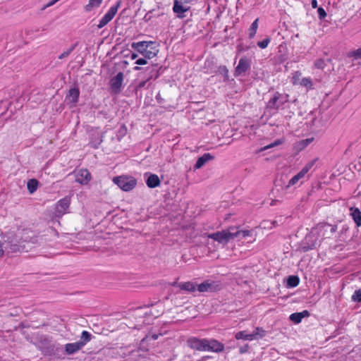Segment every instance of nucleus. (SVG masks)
Here are the masks:
<instances>
[{
    "mask_svg": "<svg viewBox=\"0 0 361 361\" xmlns=\"http://www.w3.org/2000/svg\"><path fill=\"white\" fill-rule=\"evenodd\" d=\"M173 11L176 13L177 18H180V3L178 0H174Z\"/></svg>",
    "mask_w": 361,
    "mask_h": 361,
    "instance_id": "38",
    "label": "nucleus"
},
{
    "mask_svg": "<svg viewBox=\"0 0 361 361\" xmlns=\"http://www.w3.org/2000/svg\"><path fill=\"white\" fill-rule=\"evenodd\" d=\"M147 71L149 72V77L147 80L140 82L137 85V90L145 87L149 79L153 78H157L158 77L157 64H152L151 66L147 67Z\"/></svg>",
    "mask_w": 361,
    "mask_h": 361,
    "instance_id": "14",
    "label": "nucleus"
},
{
    "mask_svg": "<svg viewBox=\"0 0 361 361\" xmlns=\"http://www.w3.org/2000/svg\"><path fill=\"white\" fill-rule=\"evenodd\" d=\"M176 40H178V37L176 36V34H175L174 36L171 37V42H175Z\"/></svg>",
    "mask_w": 361,
    "mask_h": 361,
    "instance_id": "56",
    "label": "nucleus"
},
{
    "mask_svg": "<svg viewBox=\"0 0 361 361\" xmlns=\"http://www.w3.org/2000/svg\"><path fill=\"white\" fill-rule=\"evenodd\" d=\"M349 56L354 57L355 59H361V47L357 50L352 51L348 54Z\"/></svg>",
    "mask_w": 361,
    "mask_h": 361,
    "instance_id": "43",
    "label": "nucleus"
},
{
    "mask_svg": "<svg viewBox=\"0 0 361 361\" xmlns=\"http://www.w3.org/2000/svg\"><path fill=\"white\" fill-rule=\"evenodd\" d=\"M270 41H271L270 38L267 37L264 40L258 42L257 46L261 49H265L268 47L269 44L270 43Z\"/></svg>",
    "mask_w": 361,
    "mask_h": 361,
    "instance_id": "42",
    "label": "nucleus"
},
{
    "mask_svg": "<svg viewBox=\"0 0 361 361\" xmlns=\"http://www.w3.org/2000/svg\"><path fill=\"white\" fill-rule=\"evenodd\" d=\"M214 157L209 153H205L202 157H199L195 164V169H199L202 167L207 162L212 160Z\"/></svg>",
    "mask_w": 361,
    "mask_h": 361,
    "instance_id": "19",
    "label": "nucleus"
},
{
    "mask_svg": "<svg viewBox=\"0 0 361 361\" xmlns=\"http://www.w3.org/2000/svg\"><path fill=\"white\" fill-rule=\"evenodd\" d=\"M173 25H171V30H173Z\"/></svg>",
    "mask_w": 361,
    "mask_h": 361,
    "instance_id": "63",
    "label": "nucleus"
},
{
    "mask_svg": "<svg viewBox=\"0 0 361 361\" xmlns=\"http://www.w3.org/2000/svg\"><path fill=\"white\" fill-rule=\"evenodd\" d=\"M113 181L121 190L126 192L132 190L137 184V181L134 178L124 176L114 177Z\"/></svg>",
    "mask_w": 361,
    "mask_h": 361,
    "instance_id": "6",
    "label": "nucleus"
},
{
    "mask_svg": "<svg viewBox=\"0 0 361 361\" xmlns=\"http://www.w3.org/2000/svg\"><path fill=\"white\" fill-rule=\"evenodd\" d=\"M197 286L198 284L193 282H185L182 283V290L193 293L197 290Z\"/></svg>",
    "mask_w": 361,
    "mask_h": 361,
    "instance_id": "28",
    "label": "nucleus"
},
{
    "mask_svg": "<svg viewBox=\"0 0 361 361\" xmlns=\"http://www.w3.org/2000/svg\"><path fill=\"white\" fill-rule=\"evenodd\" d=\"M102 142V140L101 138L99 139V141L98 142H92L91 141L90 142V145L91 147H94V148H97L99 145Z\"/></svg>",
    "mask_w": 361,
    "mask_h": 361,
    "instance_id": "51",
    "label": "nucleus"
},
{
    "mask_svg": "<svg viewBox=\"0 0 361 361\" xmlns=\"http://www.w3.org/2000/svg\"><path fill=\"white\" fill-rule=\"evenodd\" d=\"M329 227H331V233H334L336 230V226H331V225H327Z\"/></svg>",
    "mask_w": 361,
    "mask_h": 361,
    "instance_id": "54",
    "label": "nucleus"
},
{
    "mask_svg": "<svg viewBox=\"0 0 361 361\" xmlns=\"http://www.w3.org/2000/svg\"><path fill=\"white\" fill-rule=\"evenodd\" d=\"M146 307L149 309V310L145 312V315L157 318L163 313L162 305L159 302L155 304H151L150 306H147Z\"/></svg>",
    "mask_w": 361,
    "mask_h": 361,
    "instance_id": "16",
    "label": "nucleus"
},
{
    "mask_svg": "<svg viewBox=\"0 0 361 361\" xmlns=\"http://www.w3.org/2000/svg\"><path fill=\"white\" fill-rule=\"evenodd\" d=\"M317 159L312 160L308 162L305 166L296 175L301 180L303 178L306 174L309 172V171L313 167L315 164Z\"/></svg>",
    "mask_w": 361,
    "mask_h": 361,
    "instance_id": "23",
    "label": "nucleus"
},
{
    "mask_svg": "<svg viewBox=\"0 0 361 361\" xmlns=\"http://www.w3.org/2000/svg\"><path fill=\"white\" fill-rule=\"evenodd\" d=\"M70 205V199L68 197H65L61 200H59L56 205L57 212L60 214L66 213V211L69 207Z\"/></svg>",
    "mask_w": 361,
    "mask_h": 361,
    "instance_id": "21",
    "label": "nucleus"
},
{
    "mask_svg": "<svg viewBox=\"0 0 361 361\" xmlns=\"http://www.w3.org/2000/svg\"><path fill=\"white\" fill-rule=\"evenodd\" d=\"M4 252L5 250L4 247V240L1 238V240H0V257L4 255Z\"/></svg>",
    "mask_w": 361,
    "mask_h": 361,
    "instance_id": "50",
    "label": "nucleus"
},
{
    "mask_svg": "<svg viewBox=\"0 0 361 361\" xmlns=\"http://www.w3.org/2000/svg\"><path fill=\"white\" fill-rule=\"evenodd\" d=\"M219 71L222 73L225 78L227 80L228 78V70L225 66H220L219 68Z\"/></svg>",
    "mask_w": 361,
    "mask_h": 361,
    "instance_id": "45",
    "label": "nucleus"
},
{
    "mask_svg": "<svg viewBox=\"0 0 361 361\" xmlns=\"http://www.w3.org/2000/svg\"><path fill=\"white\" fill-rule=\"evenodd\" d=\"M160 183V180L156 174H150L146 180V184L149 188H155L158 187Z\"/></svg>",
    "mask_w": 361,
    "mask_h": 361,
    "instance_id": "22",
    "label": "nucleus"
},
{
    "mask_svg": "<svg viewBox=\"0 0 361 361\" xmlns=\"http://www.w3.org/2000/svg\"><path fill=\"white\" fill-rule=\"evenodd\" d=\"M311 6L313 8H316L318 6V3L317 0H312L311 1Z\"/></svg>",
    "mask_w": 361,
    "mask_h": 361,
    "instance_id": "52",
    "label": "nucleus"
},
{
    "mask_svg": "<svg viewBox=\"0 0 361 361\" xmlns=\"http://www.w3.org/2000/svg\"><path fill=\"white\" fill-rule=\"evenodd\" d=\"M38 348L45 356L59 357L61 348L56 346L53 343L51 338L47 335H42L38 338Z\"/></svg>",
    "mask_w": 361,
    "mask_h": 361,
    "instance_id": "1",
    "label": "nucleus"
},
{
    "mask_svg": "<svg viewBox=\"0 0 361 361\" xmlns=\"http://www.w3.org/2000/svg\"><path fill=\"white\" fill-rule=\"evenodd\" d=\"M234 231H238L239 235H242L243 238L247 237L251 235V232L248 230H239L238 227H235Z\"/></svg>",
    "mask_w": 361,
    "mask_h": 361,
    "instance_id": "46",
    "label": "nucleus"
},
{
    "mask_svg": "<svg viewBox=\"0 0 361 361\" xmlns=\"http://www.w3.org/2000/svg\"><path fill=\"white\" fill-rule=\"evenodd\" d=\"M204 351H211L215 353L222 352L224 350V345L215 339L205 338Z\"/></svg>",
    "mask_w": 361,
    "mask_h": 361,
    "instance_id": "11",
    "label": "nucleus"
},
{
    "mask_svg": "<svg viewBox=\"0 0 361 361\" xmlns=\"http://www.w3.org/2000/svg\"><path fill=\"white\" fill-rule=\"evenodd\" d=\"M302 75V73L300 71H295L293 73V76L291 78V82L293 85H300V82L301 80L300 78Z\"/></svg>",
    "mask_w": 361,
    "mask_h": 361,
    "instance_id": "35",
    "label": "nucleus"
},
{
    "mask_svg": "<svg viewBox=\"0 0 361 361\" xmlns=\"http://www.w3.org/2000/svg\"><path fill=\"white\" fill-rule=\"evenodd\" d=\"M251 66V60L247 59L245 56L240 58L239 60L238 64L235 68L234 75L235 77H238L250 69Z\"/></svg>",
    "mask_w": 361,
    "mask_h": 361,
    "instance_id": "10",
    "label": "nucleus"
},
{
    "mask_svg": "<svg viewBox=\"0 0 361 361\" xmlns=\"http://www.w3.org/2000/svg\"><path fill=\"white\" fill-rule=\"evenodd\" d=\"M310 312L307 310H304L301 312L293 313L290 315V319L295 324H299L302 319L305 317H309Z\"/></svg>",
    "mask_w": 361,
    "mask_h": 361,
    "instance_id": "20",
    "label": "nucleus"
},
{
    "mask_svg": "<svg viewBox=\"0 0 361 361\" xmlns=\"http://www.w3.org/2000/svg\"><path fill=\"white\" fill-rule=\"evenodd\" d=\"M352 218L357 226H361V212L357 207H350V209Z\"/></svg>",
    "mask_w": 361,
    "mask_h": 361,
    "instance_id": "24",
    "label": "nucleus"
},
{
    "mask_svg": "<svg viewBox=\"0 0 361 361\" xmlns=\"http://www.w3.org/2000/svg\"><path fill=\"white\" fill-rule=\"evenodd\" d=\"M151 337H152V338L153 340H156V339H157V338H158V335H157V334H152V335L151 336Z\"/></svg>",
    "mask_w": 361,
    "mask_h": 361,
    "instance_id": "59",
    "label": "nucleus"
},
{
    "mask_svg": "<svg viewBox=\"0 0 361 361\" xmlns=\"http://www.w3.org/2000/svg\"><path fill=\"white\" fill-rule=\"evenodd\" d=\"M205 338L200 339L196 337H191L187 341V345L191 349L199 351H204Z\"/></svg>",
    "mask_w": 361,
    "mask_h": 361,
    "instance_id": "13",
    "label": "nucleus"
},
{
    "mask_svg": "<svg viewBox=\"0 0 361 361\" xmlns=\"http://www.w3.org/2000/svg\"><path fill=\"white\" fill-rule=\"evenodd\" d=\"M78 43L75 42L74 44H73L68 49L63 51L61 55L59 56V59H63L64 58L68 57L71 52L75 49V47L78 46Z\"/></svg>",
    "mask_w": 361,
    "mask_h": 361,
    "instance_id": "36",
    "label": "nucleus"
},
{
    "mask_svg": "<svg viewBox=\"0 0 361 361\" xmlns=\"http://www.w3.org/2000/svg\"><path fill=\"white\" fill-rule=\"evenodd\" d=\"M1 238L4 240L5 252L8 255L10 253L21 252L25 249V245L23 244V242L18 240L13 235H4L1 236Z\"/></svg>",
    "mask_w": 361,
    "mask_h": 361,
    "instance_id": "5",
    "label": "nucleus"
},
{
    "mask_svg": "<svg viewBox=\"0 0 361 361\" xmlns=\"http://www.w3.org/2000/svg\"><path fill=\"white\" fill-rule=\"evenodd\" d=\"M265 335V331L261 327H257L255 331L250 334L252 336V340L262 338Z\"/></svg>",
    "mask_w": 361,
    "mask_h": 361,
    "instance_id": "32",
    "label": "nucleus"
},
{
    "mask_svg": "<svg viewBox=\"0 0 361 361\" xmlns=\"http://www.w3.org/2000/svg\"><path fill=\"white\" fill-rule=\"evenodd\" d=\"M123 78V73L122 72H119L116 76L111 79L110 87L111 90L115 94H118L121 92V87L122 86Z\"/></svg>",
    "mask_w": 361,
    "mask_h": 361,
    "instance_id": "12",
    "label": "nucleus"
},
{
    "mask_svg": "<svg viewBox=\"0 0 361 361\" xmlns=\"http://www.w3.org/2000/svg\"><path fill=\"white\" fill-rule=\"evenodd\" d=\"M178 279L173 283H168L167 286H166L168 290V295L166 299L171 300L174 302L175 305H177L178 303V296L177 295L180 292V283L178 282Z\"/></svg>",
    "mask_w": 361,
    "mask_h": 361,
    "instance_id": "7",
    "label": "nucleus"
},
{
    "mask_svg": "<svg viewBox=\"0 0 361 361\" xmlns=\"http://www.w3.org/2000/svg\"><path fill=\"white\" fill-rule=\"evenodd\" d=\"M102 0H90L89 3L85 6V10L87 12L91 11L93 8L99 7Z\"/></svg>",
    "mask_w": 361,
    "mask_h": 361,
    "instance_id": "31",
    "label": "nucleus"
},
{
    "mask_svg": "<svg viewBox=\"0 0 361 361\" xmlns=\"http://www.w3.org/2000/svg\"><path fill=\"white\" fill-rule=\"evenodd\" d=\"M92 339V334L87 331H83L80 339L78 342L83 348Z\"/></svg>",
    "mask_w": 361,
    "mask_h": 361,
    "instance_id": "26",
    "label": "nucleus"
},
{
    "mask_svg": "<svg viewBox=\"0 0 361 361\" xmlns=\"http://www.w3.org/2000/svg\"><path fill=\"white\" fill-rule=\"evenodd\" d=\"M248 349H249V345L247 344H246L240 348L239 352L240 354H243V353H247L248 351Z\"/></svg>",
    "mask_w": 361,
    "mask_h": 361,
    "instance_id": "49",
    "label": "nucleus"
},
{
    "mask_svg": "<svg viewBox=\"0 0 361 361\" xmlns=\"http://www.w3.org/2000/svg\"><path fill=\"white\" fill-rule=\"evenodd\" d=\"M189 307H192V309L194 311V312L195 313L196 312V310H195V306L190 305V306L186 307L185 309L188 310Z\"/></svg>",
    "mask_w": 361,
    "mask_h": 361,
    "instance_id": "57",
    "label": "nucleus"
},
{
    "mask_svg": "<svg viewBox=\"0 0 361 361\" xmlns=\"http://www.w3.org/2000/svg\"><path fill=\"white\" fill-rule=\"evenodd\" d=\"M314 66L316 68L324 69L326 63L324 59H319L314 61Z\"/></svg>",
    "mask_w": 361,
    "mask_h": 361,
    "instance_id": "40",
    "label": "nucleus"
},
{
    "mask_svg": "<svg viewBox=\"0 0 361 361\" xmlns=\"http://www.w3.org/2000/svg\"><path fill=\"white\" fill-rule=\"evenodd\" d=\"M258 23L259 18H257L251 24L250 28L248 29L249 38L252 39L255 36L258 29Z\"/></svg>",
    "mask_w": 361,
    "mask_h": 361,
    "instance_id": "27",
    "label": "nucleus"
},
{
    "mask_svg": "<svg viewBox=\"0 0 361 361\" xmlns=\"http://www.w3.org/2000/svg\"><path fill=\"white\" fill-rule=\"evenodd\" d=\"M1 238L4 240L5 252L8 255L10 253L21 252L25 249V245L23 244V242L18 240L13 235H4L1 236Z\"/></svg>",
    "mask_w": 361,
    "mask_h": 361,
    "instance_id": "4",
    "label": "nucleus"
},
{
    "mask_svg": "<svg viewBox=\"0 0 361 361\" xmlns=\"http://www.w3.org/2000/svg\"><path fill=\"white\" fill-rule=\"evenodd\" d=\"M352 300L361 302V290H356L352 295Z\"/></svg>",
    "mask_w": 361,
    "mask_h": 361,
    "instance_id": "39",
    "label": "nucleus"
},
{
    "mask_svg": "<svg viewBox=\"0 0 361 361\" xmlns=\"http://www.w3.org/2000/svg\"><path fill=\"white\" fill-rule=\"evenodd\" d=\"M75 181L86 185L91 179V174L87 169H82L75 172Z\"/></svg>",
    "mask_w": 361,
    "mask_h": 361,
    "instance_id": "15",
    "label": "nucleus"
},
{
    "mask_svg": "<svg viewBox=\"0 0 361 361\" xmlns=\"http://www.w3.org/2000/svg\"><path fill=\"white\" fill-rule=\"evenodd\" d=\"M195 317V314H192L191 317H190V316H187V317H185V319L186 320V319H189L190 317H192V318H193V317Z\"/></svg>",
    "mask_w": 361,
    "mask_h": 361,
    "instance_id": "61",
    "label": "nucleus"
},
{
    "mask_svg": "<svg viewBox=\"0 0 361 361\" xmlns=\"http://www.w3.org/2000/svg\"><path fill=\"white\" fill-rule=\"evenodd\" d=\"M283 142H284V140H283V139H278V140H275L273 143H271L270 145L266 146L264 147V149H269V148H271L273 147L281 145L282 143H283Z\"/></svg>",
    "mask_w": 361,
    "mask_h": 361,
    "instance_id": "44",
    "label": "nucleus"
},
{
    "mask_svg": "<svg viewBox=\"0 0 361 361\" xmlns=\"http://www.w3.org/2000/svg\"><path fill=\"white\" fill-rule=\"evenodd\" d=\"M317 12H318L319 18L320 20H322V19L326 18V12L325 11V10L322 7L318 8Z\"/></svg>",
    "mask_w": 361,
    "mask_h": 361,
    "instance_id": "47",
    "label": "nucleus"
},
{
    "mask_svg": "<svg viewBox=\"0 0 361 361\" xmlns=\"http://www.w3.org/2000/svg\"><path fill=\"white\" fill-rule=\"evenodd\" d=\"M314 140L313 137L307 138L305 140H300L295 143V148L301 151L304 149L306 147H307L310 143H312Z\"/></svg>",
    "mask_w": 361,
    "mask_h": 361,
    "instance_id": "25",
    "label": "nucleus"
},
{
    "mask_svg": "<svg viewBox=\"0 0 361 361\" xmlns=\"http://www.w3.org/2000/svg\"><path fill=\"white\" fill-rule=\"evenodd\" d=\"M39 182L37 179H30L27 183V188L30 194L34 193L38 188Z\"/></svg>",
    "mask_w": 361,
    "mask_h": 361,
    "instance_id": "29",
    "label": "nucleus"
},
{
    "mask_svg": "<svg viewBox=\"0 0 361 361\" xmlns=\"http://www.w3.org/2000/svg\"><path fill=\"white\" fill-rule=\"evenodd\" d=\"M137 57V54L133 53L131 54V59H135Z\"/></svg>",
    "mask_w": 361,
    "mask_h": 361,
    "instance_id": "58",
    "label": "nucleus"
},
{
    "mask_svg": "<svg viewBox=\"0 0 361 361\" xmlns=\"http://www.w3.org/2000/svg\"><path fill=\"white\" fill-rule=\"evenodd\" d=\"M147 59H145V57L144 58L138 59L136 60L135 63L137 64V65H140V66L146 65V64L148 63Z\"/></svg>",
    "mask_w": 361,
    "mask_h": 361,
    "instance_id": "48",
    "label": "nucleus"
},
{
    "mask_svg": "<svg viewBox=\"0 0 361 361\" xmlns=\"http://www.w3.org/2000/svg\"><path fill=\"white\" fill-rule=\"evenodd\" d=\"M300 85L306 87L308 90L313 89V82L310 78H303L300 82Z\"/></svg>",
    "mask_w": 361,
    "mask_h": 361,
    "instance_id": "33",
    "label": "nucleus"
},
{
    "mask_svg": "<svg viewBox=\"0 0 361 361\" xmlns=\"http://www.w3.org/2000/svg\"><path fill=\"white\" fill-rule=\"evenodd\" d=\"M140 69H141V68H140V67H139V66H135V67H134V68H133V70H134V71H139V70H140Z\"/></svg>",
    "mask_w": 361,
    "mask_h": 361,
    "instance_id": "60",
    "label": "nucleus"
},
{
    "mask_svg": "<svg viewBox=\"0 0 361 361\" xmlns=\"http://www.w3.org/2000/svg\"><path fill=\"white\" fill-rule=\"evenodd\" d=\"M300 280L297 276H290L288 279V284L290 287H296L299 284Z\"/></svg>",
    "mask_w": 361,
    "mask_h": 361,
    "instance_id": "37",
    "label": "nucleus"
},
{
    "mask_svg": "<svg viewBox=\"0 0 361 361\" xmlns=\"http://www.w3.org/2000/svg\"><path fill=\"white\" fill-rule=\"evenodd\" d=\"M156 99L159 103H161V100H162V99L159 93H158L157 95L156 96Z\"/></svg>",
    "mask_w": 361,
    "mask_h": 361,
    "instance_id": "55",
    "label": "nucleus"
},
{
    "mask_svg": "<svg viewBox=\"0 0 361 361\" xmlns=\"http://www.w3.org/2000/svg\"><path fill=\"white\" fill-rule=\"evenodd\" d=\"M300 180V179L297 176V175H295L290 179V180L288 183V185H286V188H290L297 185Z\"/></svg>",
    "mask_w": 361,
    "mask_h": 361,
    "instance_id": "41",
    "label": "nucleus"
},
{
    "mask_svg": "<svg viewBox=\"0 0 361 361\" xmlns=\"http://www.w3.org/2000/svg\"><path fill=\"white\" fill-rule=\"evenodd\" d=\"M235 338L237 340L243 339L247 341H252V336H250V334H247L245 331H241L236 333Z\"/></svg>",
    "mask_w": 361,
    "mask_h": 361,
    "instance_id": "34",
    "label": "nucleus"
},
{
    "mask_svg": "<svg viewBox=\"0 0 361 361\" xmlns=\"http://www.w3.org/2000/svg\"><path fill=\"white\" fill-rule=\"evenodd\" d=\"M82 348V347L78 341L75 343H69L64 345V353L66 355H71L76 353Z\"/></svg>",
    "mask_w": 361,
    "mask_h": 361,
    "instance_id": "17",
    "label": "nucleus"
},
{
    "mask_svg": "<svg viewBox=\"0 0 361 361\" xmlns=\"http://www.w3.org/2000/svg\"><path fill=\"white\" fill-rule=\"evenodd\" d=\"M234 230H235V226H230L227 229L209 234L208 238L219 243L226 245L231 240L239 236V232L234 231Z\"/></svg>",
    "mask_w": 361,
    "mask_h": 361,
    "instance_id": "3",
    "label": "nucleus"
},
{
    "mask_svg": "<svg viewBox=\"0 0 361 361\" xmlns=\"http://www.w3.org/2000/svg\"><path fill=\"white\" fill-rule=\"evenodd\" d=\"M121 4V1L118 0L116 5L111 6L110 9L108 11V12L104 16V17L100 20L99 25H97V27L99 29L102 28L106 25H107L115 16L116 14L118 8L120 7Z\"/></svg>",
    "mask_w": 361,
    "mask_h": 361,
    "instance_id": "9",
    "label": "nucleus"
},
{
    "mask_svg": "<svg viewBox=\"0 0 361 361\" xmlns=\"http://www.w3.org/2000/svg\"><path fill=\"white\" fill-rule=\"evenodd\" d=\"M221 289V284L219 282L212 280H205L197 286V290L200 293L216 292Z\"/></svg>",
    "mask_w": 361,
    "mask_h": 361,
    "instance_id": "8",
    "label": "nucleus"
},
{
    "mask_svg": "<svg viewBox=\"0 0 361 361\" xmlns=\"http://www.w3.org/2000/svg\"><path fill=\"white\" fill-rule=\"evenodd\" d=\"M131 47L137 50L145 59H151L154 57L159 50L157 49L156 42L152 41H142L133 42Z\"/></svg>",
    "mask_w": 361,
    "mask_h": 361,
    "instance_id": "2",
    "label": "nucleus"
},
{
    "mask_svg": "<svg viewBox=\"0 0 361 361\" xmlns=\"http://www.w3.org/2000/svg\"><path fill=\"white\" fill-rule=\"evenodd\" d=\"M185 11H186V10H184V9H183V8L182 7V9H181L182 13H183V12H185Z\"/></svg>",
    "mask_w": 361,
    "mask_h": 361,
    "instance_id": "62",
    "label": "nucleus"
},
{
    "mask_svg": "<svg viewBox=\"0 0 361 361\" xmlns=\"http://www.w3.org/2000/svg\"><path fill=\"white\" fill-rule=\"evenodd\" d=\"M279 202V200H272L270 202V205L274 206V205L277 204Z\"/></svg>",
    "mask_w": 361,
    "mask_h": 361,
    "instance_id": "53",
    "label": "nucleus"
},
{
    "mask_svg": "<svg viewBox=\"0 0 361 361\" xmlns=\"http://www.w3.org/2000/svg\"><path fill=\"white\" fill-rule=\"evenodd\" d=\"M80 95L79 89L77 87L71 88L69 90L68 97L71 98V102L75 103L78 102Z\"/></svg>",
    "mask_w": 361,
    "mask_h": 361,
    "instance_id": "30",
    "label": "nucleus"
},
{
    "mask_svg": "<svg viewBox=\"0 0 361 361\" xmlns=\"http://www.w3.org/2000/svg\"><path fill=\"white\" fill-rule=\"evenodd\" d=\"M281 97V94L279 92H276L272 98H271L269 101V104L271 108L274 109H279L281 106H282L285 102H287V99L283 102H280L279 99Z\"/></svg>",
    "mask_w": 361,
    "mask_h": 361,
    "instance_id": "18",
    "label": "nucleus"
}]
</instances>
